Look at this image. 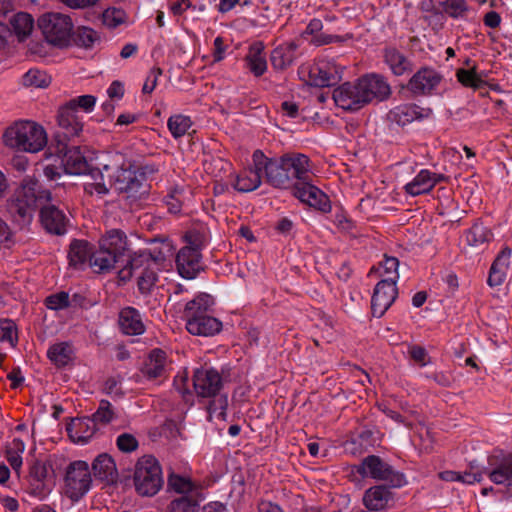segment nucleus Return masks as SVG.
I'll list each match as a JSON object with an SVG mask.
<instances>
[{
	"mask_svg": "<svg viewBox=\"0 0 512 512\" xmlns=\"http://www.w3.org/2000/svg\"><path fill=\"white\" fill-rule=\"evenodd\" d=\"M102 171L112 172L109 174L111 185L119 194H122L130 204L141 199L146 194L144 185L145 176L132 168L129 161L124 159L120 153L107 155V161L100 162Z\"/></svg>",
	"mask_w": 512,
	"mask_h": 512,
	"instance_id": "f257e3e1",
	"label": "nucleus"
},
{
	"mask_svg": "<svg viewBox=\"0 0 512 512\" xmlns=\"http://www.w3.org/2000/svg\"><path fill=\"white\" fill-rule=\"evenodd\" d=\"M42 200H51L50 191L40 190L38 181L25 178L7 200L6 211L15 225L24 228L32 222L37 204Z\"/></svg>",
	"mask_w": 512,
	"mask_h": 512,
	"instance_id": "f03ea898",
	"label": "nucleus"
},
{
	"mask_svg": "<svg viewBox=\"0 0 512 512\" xmlns=\"http://www.w3.org/2000/svg\"><path fill=\"white\" fill-rule=\"evenodd\" d=\"M45 129L34 121H17L3 134L4 144L17 151L37 153L47 144Z\"/></svg>",
	"mask_w": 512,
	"mask_h": 512,
	"instance_id": "7ed1b4c3",
	"label": "nucleus"
},
{
	"mask_svg": "<svg viewBox=\"0 0 512 512\" xmlns=\"http://www.w3.org/2000/svg\"><path fill=\"white\" fill-rule=\"evenodd\" d=\"M64 171L71 175L89 172L93 181L84 184V191L97 198H103L109 193V188L103 182L102 168L90 169L89 164L79 147H71L62 157Z\"/></svg>",
	"mask_w": 512,
	"mask_h": 512,
	"instance_id": "20e7f679",
	"label": "nucleus"
},
{
	"mask_svg": "<svg viewBox=\"0 0 512 512\" xmlns=\"http://www.w3.org/2000/svg\"><path fill=\"white\" fill-rule=\"evenodd\" d=\"M134 483L136 490L143 496L155 495L163 484L162 469L153 456L141 457L135 466Z\"/></svg>",
	"mask_w": 512,
	"mask_h": 512,
	"instance_id": "39448f33",
	"label": "nucleus"
},
{
	"mask_svg": "<svg viewBox=\"0 0 512 512\" xmlns=\"http://www.w3.org/2000/svg\"><path fill=\"white\" fill-rule=\"evenodd\" d=\"M38 26L48 43L58 47L69 44L73 23L68 15L59 12L45 13L38 19Z\"/></svg>",
	"mask_w": 512,
	"mask_h": 512,
	"instance_id": "423d86ee",
	"label": "nucleus"
},
{
	"mask_svg": "<svg viewBox=\"0 0 512 512\" xmlns=\"http://www.w3.org/2000/svg\"><path fill=\"white\" fill-rule=\"evenodd\" d=\"M92 476L89 465L82 460L71 462L65 470V494L73 501H78L91 488Z\"/></svg>",
	"mask_w": 512,
	"mask_h": 512,
	"instance_id": "0eeeda50",
	"label": "nucleus"
},
{
	"mask_svg": "<svg viewBox=\"0 0 512 512\" xmlns=\"http://www.w3.org/2000/svg\"><path fill=\"white\" fill-rule=\"evenodd\" d=\"M344 66L339 65L335 59L320 57L307 69L300 73L307 72V84L315 87H328L336 84L342 78Z\"/></svg>",
	"mask_w": 512,
	"mask_h": 512,
	"instance_id": "6e6552de",
	"label": "nucleus"
},
{
	"mask_svg": "<svg viewBox=\"0 0 512 512\" xmlns=\"http://www.w3.org/2000/svg\"><path fill=\"white\" fill-rule=\"evenodd\" d=\"M358 473L364 478L387 482L390 487H401L406 484L404 475L395 471L380 457L369 455L360 463Z\"/></svg>",
	"mask_w": 512,
	"mask_h": 512,
	"instance_id": "1a4fd4ad",
	"label": "nucleus"
},
{
	"mask_svg": "<svg viewBox=\"0 0 512 512\" xmlns=\"http://www.w3.org/2000/svg\"><path fill=\"white\" fill-rule=\"evenodd\" d=\"M253 162L258 169H262L267 182L275 188L289 189V176L284 156L269 158L261 150L253 153Z\"/></svg>",
	"mask_w": 512,
	"mask_h": 512,
	"instance_id": "9d476101",
	"label": "nucleus"
},
{
	"mask_svg": "<svg viewBox=\"0 0 512 512\" xmlns=\"http://www.w3.org/2000/svg\"><path fill=\"white\" fill-rule=\"evenodd\" d=\"M333 100L339 108L347 111H356L366 105L358 80L337 87L333 91Z\"/></svg>",
	"mask_w": 512,
	"mask_h": 512,
	"instance_id": "9b49d317",
	"label": "nucleus"
},
{
	"mask_svg": "<svg viewBox=\"0 0 512 512\" xmlns=\"http://www.w3.org/2000/svg\"><path fill=\"white\" fill-rule=\"evenodd\" d=\"M446 180L447 177L444 174L421 169L411 181L404 185L403 190L407 195L416 197L430 193L438 183Z\"/></svg>",
	"mask_w": 512,
	"mask_h": 512,
	"instance_id": "f8f14e48",
	"label": "nucleus"
},
{
	"mask_svg": "<svg viewBox=\"0 0 512 512\" xmlns=\"http://www.w3.org/2000/svg\"><path fill=\"white\" fill-rule=\"evenodd\" d=\"M396 284L397 282L389 280H380L376 284L371 298V309L374 316H383L393 304L398 294Z\"/></svg>",
	"mask_w": 512,
	"mask_h": 512,
	"instance_id": "ddd939ff",
	"label": "nucleus"
},
{
	"mask_svg": "<svg viewBox=\"0 0 512 512\" xmlns=\"http://www.w3.org/2000/svg\"><path fill=\"white\" fill-rule=\"evenodd\" d=\"M163 254L154 253L150 250H143L130 257L127 264L119 271V277L123 281H129L135 273H141L147 267L156 266L164 260Z\"/></svg>",
	"mask_w": 512,
	"mask_h": 512,
	"instance_id": "4468645a",
	"label": "nucleus"
},
{
	"mask_svg": "<svg viewBox=\"0 0 512 512\" xmlns=\"http://www.w3.org/2000/svg\"><path fill=\"white\" fill-rule=\"evenodd\" d=\"M442 75L432 68H421L409 80L407 88L415 95H429L441 83Z\"/></svg>",
	"mask_w": 512,
	"mask_h": 512,
	"instance_id": "2eb2a0df",
	"label": "nucleus"
},
{
	"mask_svg": "<svg viewBox=\"0 0 512 512\" xmlns=\"http://www.w3.org/2000/svg\"><path fill=\"white\" fill-rule=\"evenodd\" d=\"M358 82L366 104L373 100L383 101L391 93L390 85L380 75L368 74L359 78Z\"/></svg>",
	"mask_w": 512,
	"mask_h": 512,
	"instance_id": "dca6fc26",
	"label": "nucleus"
},
{
	"mask_svg": "<svg viewBox=\"0 0 512 512\" xmlns=\"http://www.w3.org/2000/svg\"><path fill=\"white\" fill-rule=\"evenodd\" d=\"M289 176V188L296 187L298 182L306 181L311 171L308 156L302 153H286L283 155Z\"/></svg>",
	"mask_w": 512,
	"mask_h": 512,
	"instance_id": "f3484780",
	"label": "nucleus"
},
{
	"mask_svg": "<svg viewBox=\"0 0 512 512\" xmlns=\"http://www.w3.org/2000/svg\"><path fill=\"white\" fill-rule=\"evenodd\" d=\"M263 170L258 169L254 162L251 165L242 169L238 173H231L230 184L231 187L241 193H248L256 190L262 183Z\"/></svg>",
	"mask_w": 512,
	"mask_h": 512,
	"instance_id": "a211bd4d",
	"label": "nucleus"
},
{
	"mask_svg": "<svg viewBox=\"0 0 512 512\" xmlns=\"http://www.w3.org/2000/svg\"><path fill=\"white\" fill-rule=\"evenodd\" d=\"M222 387V377L215 369L194 372V392L201 397H213Z\"/></svg>",
	"mask_w": 512,
	"mask_h": 512,
	"instance_id": "6ab92c4d",
	"label": "nucleus"
},
{
	"mask_svg": "<svg viewBox=\"0 0 512 512\" xmlns=\"http://www.w3.org/2000/svg\"><path fill=\"white\" fill-rule=\"evenodd\" d=\"M295 188V196L303 203L317 208L322 212H329L331 209L327 195L316 186L303 181Z\"/></svg>",
	"mask_w": 512,
	"mask_h": 512,
	"instance_id": "aec40b11",
	"label": "nucleus"
},
{
	"mask_svg": "<svg viewBox=\"0 0 512 512\" xmlns=\"http://www.w3.org/2000/svg\"><path fill=\"white\" fill-rule=\"evenodd\" d=\"M432 111L415 103H405L394 107L390 111V117L398 125L406 126L414 121H421L430 117Z\"/></svg>",
	"mask_w": 512,
	"mask_h": 512,
	"instance_id": "412c9836",
	"label": "nucleus"
},
{
	"mask_svg": "<svg viewBox=\"0 0 512 512\" xmlns=\"http://www.w3.org/2000/svg\"><path fill=\"white\" fill-rule=\"evenodd\" d=\"M40 218L43 227L52 234L63 235L67 231V218L62 210L52 204L41 208Z\"/></svg>",
	"mask_w": 512,
	"mask_h": 512,
	"instance_id": "4be33fe9",
	"label": "nucleus"
},
{
	"mask_svg": "<svg viewBox=\"0 0 512 512\" xmlns=\"http://www.w3.org/2000/svg\"><path fill=\"white\" fill-rule=\"evenodd\" d=\"M97 428L89 417L76 418L66 426L69 438L76 444L87 443L95 434Z\"/></svg>",
	"mask_w": 512,
	"mask_h": 512,
	"instance_id": "5701e85b",
	"label": "nucleus"
},
{
	"mask_svg": "<svg viewBox=\"0 0 512 512\" xmlns=\"http://www.w3.org/2000/svg\"><path fill=\"white\" fill-rule=\"evenodd\" d=\"M511 256L512 249L509 247H505L499 252L490 268L487 280L489 286L495 287L504 283L510 266Z\"/></svg>",
	"mask_w": 512,
	"mask_h": 512,
	"instance_id": "b1692460",
	"label": "nucleus"
},
{
	"mask_svg": "<svg viewBox=\"0 0 512 512\" xmlns=\"http://www.w3.org/2000/svg\"><path fill=\"white\" fill-rule=\"evenodd\" d=\"M101 249L111 252L118 259L127 250L128 240L126 234L120 229H110L99 239Z\"/></svg>",
	"mask_w": 512,
	"mask_h": 512,
	"instance_id": "393cba45",
	"label": "nucleus"
},
{
	"mask_svg": "<svg viewBox=\"0 0 512 512\" xmlns=\"http://www.w3.org/2000/svg\"><path fill=\"white\" fill-rule=\"evenodd\" d=\"M119 326L126 335H141L145 331V325L141 313L134 307H125L119 314Z\"/></svg>",
	"mask_w": 512,
	"mask_h": 512,
	"instance_id": "a878e982",
	"label": "nucleus"
},
{
	"mask_svg": "<svg viewBox=\"0 0 512 512\" xmlns=\"http://www.w3.org/2000/svg\"><path fill=\"white\" fill-rule=\"evenodd\" d=\"M392 501L391 487L376 485L366 490L363 503L369 510L379 511L385 509Z\"/></svg>",
	"mask_w": 512,
	"mask_h": 512,
	"instance_id": "bb28decb",
	"label": "nucleus"
},
{
	"mask_svg": "<svg viewBox=\"0 0 512 512\" xmlns=\"http://www.w3.org/2000/svg\"><path fill=\"white\" fill-rule=\"evenodd\" d=\"M92 247L86 240L75 239L70 243L68 251L69 266L75 270H83L90 262Z\"/></svg>",
	"mask_w": 512,
	"mask_h": 512,
	"instance_id": "cd10ccee",
	"label": "nucleus"
},
{
	"mask_svg": "<svg viewBox=\"0 0 512 512\" xmlns=\"http://www.w3.org/2000/svg\"><path fill=\"white\" fill-rule=\"evenodd\" d=\"M167 355L161 349H153L144 362L142 373L149 379H156L166 374Z\"/></svg>",
	"mask_w": 512,
	"mask_h": 512,
	"instance_id": "c85d7f7f",
	"label": "nucleus"
},
{
	"mask_svg": "<svg viewBox=\"0 0 512 512\" xmlns=\"http://www.w3.org/2000/svg\"><path fill=\"white\" fill-rule=\"evenodd\" d=\"M265 46L261 41H256L249 46L245 57L246 65L250 72L256 76H262L267 70Z\"/></svg>",
	"mask_w": 512,
	"mask_h": 512,
	"instance_id": "c756f323",
	"label": "nucleus"
},
{
	"mask_svg": "<svg viewBox=\"0 0 512 512\" xmlns=\"http://www.w3.org/2000/svg\"><path fill=\"white\" fill-rule=\"evenodd\" d=\"M58 124L63 130L65 137H74L79 135L83 129V123L79 118L77 111L67 105L61 107L58 112Z\"/></svg>",
	"mask_w": 512,
	"mask_h": 512,
	"instance_id": "7c9ffc66",
	"label": "nucleus"
},
{
	"mask_svg": "<svg viewBox=\"0 0 512 512\" xmlns=\"http://www.w3.org/2000/svg\"><path fill=\"white\" fill-rule=\"evenodd\" d=\"M384 62L395 76H402L412 70L411 61L396 48L384 50Z\"/></svg>",
	"mask_w": 512,
	"mask_h": 512,
	"instance_id": "2f4dec72",
	"label": "nucleus"
},
{
	"mask_svg": "<svg viewBox=\"0 0 512 512\" xmlns=\"http://www.w3.org/2000/svg\"><path fill=\"white\" fill-rule=\"evenodd\" d=\"M92 471L96 478L106 482H114L117 478L116 464L113 458L106 453L100 454L94 459Z\"/></svg>",
	"mask_w": 512,
	"mask_h": 512,
	"instance_id": "473e14b6",
	"label": "nucleus"
},
{
	"mask_svg": "<svg viewBox=\"0 0 512 512\" xmlns=\"http://www.w3.org/2000/svg\"><path fill=\"white\" fill-rule=\"evenodd\" d=\"M298 45L293 42H286L277 46L270 56L273 68L282 70L291 65L296 57Z\"/></svg>",
	"mask_w": 512,
	"mask_h": 512,
	"instance_id": "72a5a7b5",
	"label": "nucleus"
},
{
	"mask_svg": "<svg viewBox=\"0 0 512 512\" xmlns=\"http://www.w3.org/2000/svg\"><path fill=\"white\" fill-rule=\"evenodd\" d=\"M490 480L499 485H512V455L504 457L489 472Z\"/></svg>",
	"mask_w": 512,
	"mask_h": 512,
	"instance_id": "f704fd0d",
	"label": "nucleus"
},
{
	"mask_svg": "<svg viewBox=\"0 0 512 512\" xmlns=\"http://www.w3.org/2000/svg\"><path fill=\"white\" fill-rule=\"evenodd\" d=\"M185 238L188 245L180 249L176 256V268L179 275L184 279H192V235L187 232Z\"/></svg>",
	"mask_w": 512,
	"mask_h": 512,
	"instance_id": "c9c22d12",
	"label": "nucleus"
},
{
	"mask_svg": "<svg viewBox=\"0 0 512 512\" xmlns=\"http://www.w3.org/2000/svg\"><path fill=\"white\" fill-rule=\"evenodd\" d=\"M222 330V322L209 315L196 316L194 314V335L210 337Z\"/></svg>",
	"mask_w": 512,
	"mask_h": 512,
	"instance_id": "e433bc0d",
	"label": "nucleus"
},
{
	"mask_svg": "<svg viewBox=\"0 0 512 512\" xmlns=\"http://www.w3.org/2000/svg\"><path fill=\"white\" fill-rule=\"evenodd\" d=\"M118 260L111 252L99 246L97 251H91L89 266L97 273H105L112 270Z\"/></svg>",
	"mask_w": 512,
	"mask_h": 512,
	"instance_id": "4c0bfd02",
	"label": "nucleus"
},
{
	"mask_svg": "<svg viewBox=\"0 0 512 512\" xmlns=\"http://www.w3.org/2000/svg\"><path fill=\"white\" fill-rule=\"evenodd\" d=\"M204 171L210 175L213 180H225L230 179L232 173V164L223 158L216 157L210 160H205L203 163Z\"/></svg>",
	"mask_w": 512,
	"mask_h": 512,
	"instance_id": "58836bf2",
	"label": "nucleus"
},
{
	"mask_svg": "<svg viewBox=\"0 0 512 512\" xmlns=\"http://www.w3.org/2000/svg\"><path fill=\"white\" fill-rule=\"evenodd\" d=\"M73 348L68 342L53 344L47 351V357L57 367H64L73 359Z\"/></svg>",
	"mask_w": 512,
	"mask_h": 512,
	"instance_id": "ea45409f",
	"label": "nucleus"
},
{
	"mask_svg": "<svg viewBox=\"0 0 512 512\" xmlns=\"http://www.w3.org/2000/svg\"><path fill=\"white\" fill-rule=\"evenodd\" d=\"M440 478L444 481H458L471 485L483 479V472L479 468L471 466L469 471L464 472L444 471L440 473Z\"/></svg>",
	"mask_w": 512,
	"mask_h": 512,
	"instance_id": "a19ab883",
	"label": "nucleus"
},
{
	"mask_svg": "<svg viewBox=\"0 0 512 512\" xmlns=\"http://www.w3.org/2000/svg\"><path fill=\"white\" fill-rule=\"evenodd\" d=\"M167 485L172 498L192 496V480L189 477L171 473L168 476Z\"/></svg>",
	"mask_w": 512,
	"mask_h": 512,
	"instance_id": "79ce46f5",
	"label": "nucleus"
},
{
	"mask_svg": "<svg viewBox=\"0 0 512 512\" xmlns=\"http://www.w3.org/2000/svg\"><path fill=\"white\" fill-rule=\"evenodd\" d=\"M398 268L399 260L396 257L384 256L378 266L374 269V272L382 277L381 280L397 282L399 279Z\"/></svg>",
	"mask_w": 512,
	"mask_h": 512,
	"instance_id": "37998d69",
	"label": "nucleus"
},
{
	"mask_svg": "<svg viewBox=\"0 0 512 512\" xmlns=\"http://www.w3.org/2000/svg\"><path fill=\"white\" fill-rule=\"evenodd\" d=\"M491 237V231L481 223H475L465 234L467 244L473 247H478L488 242Z\"/></svg>",
	"mask_w": 512,
	"mask_h": 512,
	"instance_id": "c03bdc74",
	"label": "nucleus"
},
{
	"mask_svg": "<svg viewBox=\"0 0 512 512\" xmlns=\"http://www.w3.org/2000/svg\"><path fill=\"white\" fill-rule=\"evenodd\" d=\"M10 23L15 34L22 39L31 33L34 21L30 14L19 12L12 17Z\"/></svg>",
	"mask_w": 512,
	"mask_h": 512,
	"instance_id": "a18cd8bd",
	"label": "nucleus"
},
{
	"mask_svg": "<svg viewBox=\"0 0 512 512\" xmlns=\"http://www.w3.org/2000/svg\"><path fill=\"white\" fill-rule=\"evenodd\" d=\"M167 126L172 136L177 139L188 132L192 126V121L189 116L175 114L169 117Z\"/></svg>",
	"mask_w": 512,
	"mask_h": 512,
	"instance_id": "49530a36",
	"label": "nucleus"
},
{
	"mask_svg": "<svg viewBox=\"0 0 512 512\" xmlns=\"http://www.w3.org/2000/svg\"><path fill=\"white\" fill-rule=\"evenodd\" d=\"M457 80L465 87L479 89L484 85V80L481 75L477 73L476 66L469 69L460 68L456 72Z\"/></svg>",
	"mask_w": 512,
	"mask_h": 512,
	"instance_id": "de8ad7c7",
	"label": "nucleus"
},
{
	"mask_svg": "<svg viewBox=\"0 0 512 512\" xmlns=\"http://www.w3.org/2000/svg\"><path fill=\"white\" fill-rule=\"evenodd\" d=\"M127 20V13L121 8L109 7L102 13V22L109 29H115L127 23Z\"/></svg>",
	"mask_w": 512,
	"mask_h": 512,
	"instance_id": "09e8293b",
	"label": "nucleus"
},
{
	"mask_svg": "<svg viewBox=\"0 0 512 512\" xmlns=\"http://www.w3.org/2000/svg\"><path fill=\"white\" fill-rule=\"evenodd\" d=\"M50 82L51 77L38 69H30L22 76V83L26 87L45 88Z\"/></svg>",
	"mask_w": 512,
	"mask_h": 512,
	"instance_id": "8fccbe9b",
	"label": "nucleus"
},
{
	"mask_svg": "<svg viewBox=\"0 0 512 512\" xmlns=\"http://www.w3.org/2000/svg\"><path fill=\"white\" fill-rule=\"evenodd\" d=\"M99 41V33L90 27H78L75 32V42L78 46L89 49L92 48Z\"/></svg>",
	"mask_w": 512,
	"mask_h": 512,
	"instance_id": "3c124183",
	"label": "nucleus"
},
{
	"mask_svg": "<svg viewBox=\"0 0 512 512\" xmlns=\"http://www.w3.org/2000/svg\"><path fill=\"white\" fill-rule=\"evenodd\" d=\"M205 227L200 226L197 228L194 225V278H196V275L205 270V265L200 262L201 255L197 252L196 248L198 246H203L207 243V237L204 234Z\"/></svg>",
	"mask_w": 512,
	"mask_h": 512,
	"instance_id": "603ef678",
	"label": "nucleus"
},
{
	"mask_svg": "<svg viewBox=\"0 0 512 512\" xmlns=\"http://www.w3.org/2000/svg\"><path fill=\"white\" fill-rule=\"evenodd\" d=\"M173 385L175 390L180 394L185 402H189L191 398L190 393V377L187 367L183 368L174 377Z\"/></svg>",
	"mask_w": 512,
	"mask_h": 512,
	"instance_id": "864d4df0",
	"label": "nucleus"
},
{
	"mask_svg": "<svg viewBox=\"0 0 512 512\" xmlns=\"http://www.w3.org/2000/svg\"><path fill=\"white\" fill-rule=\"evenodd\" d=\"M116 417L115 411L111 405V403L107 400H101L99 403V407L92 415L91 419L95 425L102 424L107 425Z\"/></svg>",
	"mask_w": 512,
	"mask_h": 512,
	"instance_id": "5fc2aeb1",
	"label": "nucleus"
},
{
	"mask_svg": "<svg viewBox=\"0 0 512 512\" xmlns=\"http://www.w3.org/2000/svg\"><path fill=\"white\" fill-rule=\"evenodd\" d=\"M445 12L454 19H465L470 7L465 0H445Z\"/></svg>",
	"mask_w": 512,
	"mask_h": 512,
	"instance_id": "6e6d98bb",
	"label": "nucleus"
},
{
	"mask_svg": "<svg viewBox=\"0 0 512 512\" xmlns=\"http://www.w3.org/2000/svg\"><path fill=\"white\" fill-rule=\"evenodd\" d=\"M158 275L155 266L147 267L146 270L142 271L138 276V289L142 294H148L152 290Z\"/></svg>",
	"mask_w": 512,
	"mask_h": 512,
	"instance_id": "4d7b16f0",
	"label": "nucleus"
},
{
	"mask_svg": "<svg viewBox=\"0 0 512 512\" xmlns=\"http://www.w3.org/2000/svg\"><path fill=\"white\" fill-rule=\"evenodd\" d=\"M173 316L182 321L186 330L192 333V300L186 303H177L173 307Z\"/></svg>",
	"mask_w": 512,
	"mask_h": 512,
	"instance_id": "13d9d810",
	"label": "nucleus"
},
{
	"mask_svg": "<svg viewBox=\"0 0 512 512\" xmlns=\"http://www.w3.org/2000/svg\"><path fill=\"white\" fill-rule=\"evenodd\" d=\"M0 341H7L14 347L18 341L17 328L10 319L0 320Z\"/></svg>",
	"mask_w": 512,
	"mask_h": 512,
	"instance_id": "bf43d9fd",
	"label": "nucleus"
},
{
	"mask_svg": "<svg viewBox=\"0 0 512 512\" xmlns=\"http://www.w3.org/2000/svg\"><path fill=\"white\" fill-rule=\"evenodd\" d=\"M191 0H177L171 4V11L180 25L186 30H189L187 18L183 16V13L191 7Z\"/></svg>",
	"mask_w": 512,
	"mask_h": 512,
	"instance_id": "052dcab7",
	"label": "nucleus"
},
{
	"mask_svg": "<svg viewBox=\"0 0 512 512\" xmlns=\"http://www.w3.org/2000/svg\"><path fill=\"white\" fill-rule=\"evenodd\" d=\"M116 446L123 453H131L138 448L139 442L133 434L122 433L116 439Z\"/></svg>",
	"mask_w": 512,
	"mask_h": 512,
	"instance_id": "680f3d73",
	"label": "nucleus"
},
{
	"mask_svg": "<svg viewBox=\"0 0 512 512\" xmlns=\"http://www.w3.org/2000/svg\"><path fill=\"white\" fill-rule=\"evenodd\" d=\"M13 445L17 451L13 452L11 450H7L6 457H7V461L11 465V467L14 470L18 471L22 466V457H21L20 453H22L24 451L25 445H24L23 441L20 439H14Z\"/></svg>",
	"mask_w": 512,
	"mask_h": 512,
	"instance_id": "e2e57ef3",
	"label": "nucleus"
},
{
	"mask_svg": "<svg viewBox=\"0 0 512 512\" xmlns=\"http://www.w3.org/2000/svg\"><path fill=\"white\" fill-rule=\"evenodd\" d=\"M45 305L51 310H60L69 306V295L66 292H60L50 295L45 300Z\"/></svg>",
	"mask_w": 512,
	"mask_h": 512,
	"instance_id": "0e129e2a",
	"label": "nucleus"
},
{
	"mask_svg": "<svg viewBox=\"0 0 512 512\" xmlns=\"http://www.w3.org/2000/svg\"><path fill=\"white\" fill-rule=\"evenodd\" d=\"M169 512H192V496H181L172 498Z\"/></svg>",
	"mask_w": 512,
	"mask_h": 512,
	"instance_id": "69168bd1",
	"label": "nucleus"
},
{
	"mask_svg": "<svg viewBox=\"0 0 512 512\" xmlns=\"http://www.w3.org/2000/svg\"><path fill=\"white\" fill-rule=\"evenodd\" d=\"M408 355L419 366L424 367L430 363V357L425 348L418 345L408 347Z\"/></svg>",
	"mask_w": 512,
	"mask_h": 512,
	"instance_id": "338daca9",
	"label": "nucleus"
},
{
	"mask_svg": "<svg viewBox=\"0 0 512 512\" xmlns=\"http://www.w3.org/2000/svg\"><path fill=\"white\" fill-rule=\"evenodd\" d=\"M96 99L92 95H82L75 99L70 100L66 105L77 111L78 108H82L85 112H89L93 109Z\"/></svg>",
	"mask_w": 512,
	"mask_h": 512,
	"instance_id": "774afa93",
	"label": "nucleus"
}]
</instances>
